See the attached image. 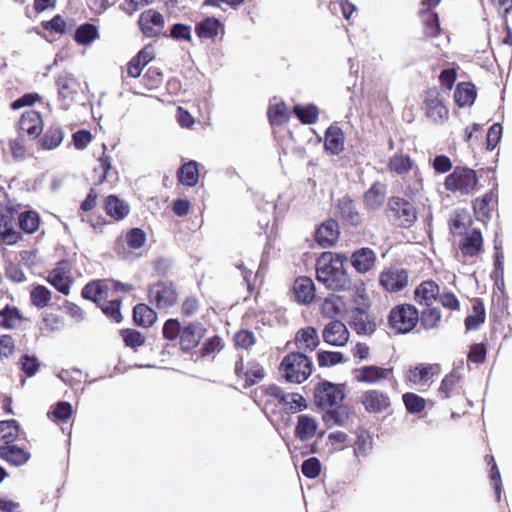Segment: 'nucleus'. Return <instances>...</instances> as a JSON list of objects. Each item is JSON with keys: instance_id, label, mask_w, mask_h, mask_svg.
Listing matches in <instances>:
<instances>
[{"instance_id": "33", "label": "nucleus", "mask_w": 512, "mask_h": 512, "mask_svg": "<svg viewBox=\"0 0 512 512\" xmlns=\"http://www.w3.org/2000/svg\"><path fill=\"white\" fill-rule=\"evenodd\" d=\"M30 457L29 451L15 443L0 446V458L12 466H22L28 462Z\"/></svg>"}, {"instance_id": "52", "label": "nucleus", "mask_w": 512, "mask_h": 512, "mask_svg": "<svg viewBox=\"0 0 512 512\" xmlns=\"http://www.w3.org/2000/svg\"><path fill=\"white\" fill-rule=\"evenodd\" d=\"M30 302L38 309L47 307L52 300L51 291L44 285H36L30 291Z\"/></svg>"}, {"instance_id": "18", "label": "nucleus", "mask_w": 512, "mask_h": 512, "mask_svg": "<svg viewBox=\"0 0 512 512\" xmlns=\"http://www.w3.org/2000/svg\"><path fill=\"white\" fill-rule=\"evenodd\" d=\"M458 249L464 260L478 256L483 249V236L480 229L473 228L461 235Z\"/></svg>"}, {"instance_id": "28", "label": "nucleus", "mask_w": 512, "mask_h": 512, "mask_svg": "<svg viewBox=\"0 0 512 512\" xmlns=\"http://www.w3.org/2000/svg\"><path fill=\"white\" fill-rule=\"evenodd\" d=\"M92 179L95 185H101L104 182L116 178L117 170L112 166V158L104 151L97 159V165L93 168Z\"/></svg>"}, {"instance_id": "21", "label": "nucleus", "mask_w": 512, "mask_h": 512, "mask_svg": "<svg viewBox=\"0 0 512 512\" xmlns=\"http://www.w3.org/2000/svg\"><path fill=\"white\" fill-rule=\"evenodd\" d=\"M354 379L360 383L376 384L389 379L393 375V368H384L376 365H367L353 371Z\"/></svg>"}, {"instance_id": "38", "label": "nucleus", "mask_w": 512, "mask_h": 512, "mask_svg": "<svg viewBox=\"0 0 512 512\" xmlns=\"http://www.w3.org/2000/svg\"><path fill=\"white\" fill-rule=\"evenodd\" d=\"M25 318L22 312L16 307L7 304L0 310V328L5 330H15L21 327Z\"/></svg>"}, {"instance_id": "12", "label": "nucleus", "mask_w": 512, "mask_h": 512, "mask_svg": "<svg viewBox=\"0 0 512 512\" xmlns=\"http://www.w3.org/2000/svg\"><path fill=\"white\" fill-rule=\"evenodd\" d=\"M441 372L439 364L419 363L408 367L405 371L404 380L407 384L415 387H429L433 379Z\"/></svg>"}, {"instance_id": "35", "label": "nucleus", "mask_w": 512, "mask_h": 512, "mask_svg": "<svg viewBox=\"0 0 512 512\" xmlns=\"http://www.w3.org/2000/svg\"><path fill=\"white\" fill-rule=\"evenodd\" d=\"M453 98L459 108L470 107L477 98V89L472 82H459L455 87Z\"/></svg>"}, {"instance_id": "34", "label": "nucleus", "mask_w": 512, "mask_h": 512, "mask_svg": "<svg viewBox=\"0 0 512 512\" xmlns=\"http://www.w3.org/2000/svg\"><path fill=\"white\" fill-rule=\"evenodd\" d=\"M376 259V254L371 248L363 247L353 252L351 264L358 273H366L374 267Z\"/></svg>"}, {"instance_id": "15", "label": "nucleus", "mask_w": 512, "mask_h": 512, "mask_svg": "<svg viewBox=\"0 0 512 512\" xmlns=\"http://www.w3.org/2000/svg\"><path fill=\"white\" fill-rule=\"evenodd\" d=\"M235 375L238 380H243V387L249 388L262 381L266 375L264 367L256 360L244 362L243 356H240L235 363Z\"/></svg>"}, {"instance_id": "5", "label": "nucleus", "mask_w": 512, "mask_h": 512, "mask_svg": "<svg viewBox=\"0 0 512 512\" xmlns=\"http://www.w3.org/2000/svg\"><path fill=\"white\" fill-rule=\"evenodd\" d=\"M477 172L471 168L456 166L454 170L445 177L444 188L452 194L460 196L471 195L478 190Z\"/></svg>"}, {"instance_id": "48", "label": "nucleus", "mask_w": 512, "mask_h": 512, "mask_svg": "<svg viewBox=\"0 0 512 512\" xmlns=\"http://www.w3.org/2000/svg\"><path fill=\"white\" fill-rule=\"evenodd\" d=\"M20 433L19 423L15 419L0 421V441L3 445L14 444Z\"/></svg>"}, {"instance_id": "50", "label": "nucleus", "mask_w": 512, "mask_h": 512, "mask_svg": "<svg viewBox=\"0 0 512 512\" xmlns=\"http://www.w3.org/2000/svg\"><path fill=\"white\" fill-rule=\"evenodd\" d=\"M269 122L273 126H282L290 119V112L284 102L269 106L267 111Z\"/></svg>"}, {"instance_id": "1", "label": "nucleus", "mask_w": 512, "mask_h": 512, "mask_svg": "<svg viewBox=\"0 0 512 512\" xmlns=\"http://www.w3.org/2000/svg\"><path fill=\"white\" fill-rule=\"evenodd\" d=\"M133 289L130 284L122 283L112 279H96L88 282L81 291L84 299L97 304L102 312L111 320L120 323L123 319L121 314V298L117 293H128Z\"/></svg>"}, {"instance_id": "25", "label": "nucleus", "mask_w": 512, "mask_h": 512, "mask_svg": "<svg viewBox=\"0 0 512 512\" xmlns=\"http://www.w3.org/2000/svg\"><path fill=\"white\" fill-rule=\"evenodd\" d=\"M340 236L339 224L335 219L324 221L316 230L315 240L322 248L335 245Z\"/></svg>"}, {"instance_id": "46", "label": "nucleus", "mask_w": 512, "mask_h": 512, "mask_svg": "<svg viewBox=\"0 0 512 512\" xmlns=\"http://www.w3.org/2000/svg\"><path fill=\"white\" fill-rule=\"evenodd\" d=\"M442 320V314L438 307L433 305L424 306L421 312H419L418 323L420 322L422 327L426 330L437 328Z\"/></svg>"}, {"instance_id": "40", "label": "nucleus", "mask_w": 512, "mask_h": 512, "mask_svg": "<svg viewBox=\"0 0 512 512\" xmlns=\"http://www.w3.org/2000/svg\"><path fill=\"white\" fill-rule=\"evenodd\" d=\"M461 376L456 371L448 373L441 381L438 388V396L441 399H449L460 393Z\"/></svg>"}, {"instance_id": "53", "label": "nucleus", "mask_w": 512, "mask_h": 512, "mask_svg": "<svg viewBox=\"0 0 512 512\" xmlns=\"http://www.w3.org/2000/svg\"><path fill=\"white\" fill-rule=\"evenodd\" d=\"M349 419V408L343 405L329 408L323 416V420L328 425H344Z\"/></svg>"}, {"instance_id": "60", "label": "nucleus", "mask_w": 512, "mask_h": 512, "mask_svg": "<svg viewBox=\"0 0 512 512\" xmlns=\"http://www.w3.org/2000/svg\"><path fill=\"white\" fill-rule=\"evenodd\" d=\"M120 335L125 345L134 350H137L139 347L143 346L146 341L145 336L135 329H122L120 330Z\"/></svg>"}, {"instance_id": "22", "label": "nucleus", "mask_w": 512, "mask_h": 512, "mask_svg": "<svg viewBox=\"0 0 512 512\" xmlns=\"http://www.w3.org/2000/svg\"><path fill=\"white\" fill-rule=\"evenodd\" d=\"M292 293L298 304L310 305L316 298V287L310 277L299 276L294 280Z\"/></svg>"}, {"instance_id": "36", "label": "nucleus", "mask_w": 512, "mask_h": 512, "mask_svg": "<svg viewBox=\"0 0 512 512\" xmlns=\"http://www.w3.org/2000/svg\"><path fill=\"white\" fill-rule=\"evenodd\" d=\"M345 135L337 125H331L325 132V150L333 155H339L344 150Z\"/></svg>"}, {"instance_id": "26", "label": "nucleus", "mask_w": 512, "mask_h": 512, "mask_svg": "<svg viewBox=\"0 0 512 512\" xmlns=\"http://www.w3.org/2000/svg\"><path fill=\"white\" fill-rule=\"evenodd\" d=\"M350 326L359 335H371L376 330L375 320L360 307L352 310Z\"/></svg>"}, {"instance_id": "37", "label": "nucleus", "mask_w": 512, "mask_h": 512, "mask_svg": "<svg viewBox=\"0 0 512 512\" xmlns=\"http://www.w3.org/2000/svg\"><path fill=\"white\" fill-rule=\"evenodd\" d=\"M425 38H436L441 34L438 13L432 9H423L419 12Z\"/></svg>"}, {"instance_id": "17", "label": "nucleus", "mask_w": 512, "mask_h": 512, "mask_svg": "<svg viewBox=\"0 0 512 512\" xmlns=\"http://www.w3.org/2000/svg\"><path fill=\"white\" fill-rule=\"evenodd\" d=\"M336 215L344 225L357 227L362 224V214L357 209L355 201L348 195L338 199Z\"/></svg>"}, {"instance_id": "32", "label": "nucleus", "mask_w": 512, "mask_h": 512, "mask_svg": "<svg viewBox=\"0 0 512 512\" xmlns=\"http://www.w3.org/2000/svg\"><path fill=\"white\" fill-rule=\"evenodd\" d=\"M347 305L344 298L337 294H329L321 304V314L324 318L337 320V317L345 315Z\"/></svg>"}, {"instance_id": "23", "label": "nucleus", "mask_w": 512, "mask_h": 512, "mask_svg": "<svg viewBox=\"0 0 512 512\" xmlns=\"http://www.w3.org/2000/svg\"><path fill=\"white\" fill-rule=\"evenodd\" d=\"M19 134H27L31 139H37L43 132V119L40 112L35 110L25 111L19 120Z\"/></svg>"}, {"instance_id": "19", "label": "nucleus", "mask_w": 512, "mask_h": 512, "mask_svg": "<svg viewBox=\"0 0 512 512\" xmlns=\"http://www.w3.org/2000/svg\"><path fill=\"white\" fill-rule=\"evenodd\" d=\"M325 343L331 346L343 347L350 338V332L346 325L340 320H331L322 331Z\"/></svg>"}, {"instance_id": "30", "label": "nucleus", "mask_w": 512, "mask_h": 512, "mask_svg": "<svg viewBox=\"0 0 512 512\" xmlns=\"http://www.w3.org/2000/svg\"><path fill=\"white\" fill-rule=\"evenodd\" d=\"M294 343L298 349L297 352H312L316 350L320 344V338L317 329L312 326H306L299 329L295 334Z\"/></svg>"}, {"instance_id": "4", "label": "nucleus", "mask_w": 512, "mask_h": 512, "mask_svg": "<svg viewBox=\"0 0 512 512\" xmlns=\"http://www.w3.org/2000/svg\"><path fill=\"white\" fill-rule=\"evenodd\" d=\"M385 213L389 222L394 227L401 229L411 228L418 219L415 205L400 196L389 198Z\"/></svg>"}, {"instance_id": "8", "label": "nucleus", "mask_w": 512, "mask_h": 512, "mask_svg": "<svg viewBox=\"0 0 512 512\" xmlns=\"http://www.w3.org/2000/svg\"><path fill=\"white\" fill-rule=\"evenodd\" d=\"M148 300L158 310H168L178 302L179 293L170 281H158L148 288Z\"/></svg>"}, {"instance_id": "42", "label": "nucleus", "mask_w": 512, "mask_h": 512, "mask_svg": "<svg viewBox=\"0 0 512 512\" xmlns=\"http://www.w3.org/2000/svg\"><path fill=\"white\" fill-rule=\"evenodd\" d=\"M64 139V131L59 125H50L43 136L39 139L40 147L43 150H53L57 148Z\"/></svg>"}, {"instance_id": "24", "label": "nucleus", "mask_w": 512, "mask_h": 512, "mask_svg": "<svg viewBox=\"0 0 512 512\" xmlns=\"http://www.w3.org/2000/svg\"><path fill=\"white\" fill-rule=\"evenodd\" d=\"M195 32L201 40L215 42L217 37L225 34V25L215 17H206L197 22Z\"/></svg>"}, {"instance_id": "20", "label": "nucleus", "mask_w": 512, "mask_h": 512, "mask_svg": "<svg viewBox=\"0 0 512 512\" xmlns=\"http://www.w3.org/2000/svg\"><path fill=\"white\" fill-rule=\"evenodd\" d=\"M361 403L369 413H383L391 407L389 395L377 389L367 390L362 394Z\"/></svg>"}, {"instance_id": "3", "label": "nucleus", "mask_w": 512, "mask_h": 512, "mask_svg": "<svg viewBox=\"0 0 512 512\" xmlns=\"http://www.w3.org/2000/svg\"><path fill=\"white\" fill-rule=\"evenodd\" d=\"M312 361L303 352H291L285 355L279 364V372L285 381L301 384L312 373Z\"/></svg>"}, {"instance_id": "14", "label": "nucleus", "mask_w": 512, "mask_h": 512, "mask_svg": "<svg viewBox=\"0 0 512 512\" xmlns=\"http://www.w3.org/2000/svg\"><path fill=\"white\" fill-rule=\"evenodd\" d=\"M162 335L168 341L179 339V345L183 352L192 350V324L182 326L178 319H168L162 328Z\"/></svg>"}, {"instance_id": "47", "label": "nucleus", "mask_w": 512, "mask_h": 512, "mask_svg": "<svg viewBox=\"0 0 512 512\" xmlns=\"http://www.w3.org/2000/svg\"><path fill=\"white\" fill-rule=\"evenodd\" d=\"M413 166L414 162L409 155L396 153L389 158L387 168L391 172H394L398 175H403L410 172Z\"/></svg>"}, {"instance_id": "41", "label": "nucleus", "mask_w": 512, "mask_h": 512, "mask_svg": "<svg viewBox=\"0 0 512 512\" xmlns=\"http://www.w3.org/2000/svg\"><path fill=\"white\" fill-rule=\"evenodd\" d=\"M471 304L472 314L468 315L464 321L465 328L468 331L478 329L486 319V310L482 299L473 298Z\"/></svg>"}, {"instance_id": "64", "label": "nucleus", "mask_w": 512, "mask_h": 512, "mask_svg": "<svg viewBox=\"0 0 512 512\" xmlns=\"http://www.w3.org/2000/svg\"><path fill=\"white\" fill-rule=\"evenodd\" d=\"M41 27L50 32L51 34L64 35L68 31L67 23L65 19L57 14L51 20L42 21Z\"/></svg>"}, {"instance_id": "58", "label": "nucleus", "mask_w": 512, "mask_h": 512, "mask_svg": "<svg viewBox=\"0 0 512 512\" xmlns=\"http://www.w3.org/2000/svg\"><path fill=\"white\" fill-rule=\"evenodd\" d=\"M73 408L69 402L60 401L51 407L49 418L54 422H67L72 416Z\"/></svg>"}, {"instance_id": "61", "label": "nucleus", "mask_w": 512, "mask_h": 512, "mask_svg": "<svg viewBox=\"0 0 512 512\" xmlns=\"http://www.w3.org/2000/svg\"><path fill=\"white\" fill-rule=\"evenodd\" d=\"M470 224L471 219L465 212H456L449 222V227L454 235L461 236L466 232Z\"/></svg>"}, {"instance_id": "63", "label": "nucleus", "mask_w": 512, "mask_h": 512, "mask_svg": "<svg viewBox=\"0 0 512 512\" xmlns=\"http://www.w3.org/2000/svg\"><path fill=\"white\" fill-rule=\"evenodd\" d=\"M164 80V76L159 68L149 67L145 72L142 82L148 90H155L159 88Z\"/></svg>"}, {"instance_id": "29", "label": "nucleus", "mask_w": 512, "mask_h": 512, "mask_svg": "<svg viewBox=\"0 0 512 512\" xmlns=\"http://www.w3.org/2000/svg\"><path fill=\"white\" fill-rule=\"evenodd\" d=\"M103 209L107 216L117 222L125 219L130 213V205L114 194L104 198Z\"/></svg>"}, {"instance_id": "49", "label": "nucleus", "mask_w": 512, "mask_h": 512, "mask_svg": "<svg viewBox=\"0 0 512 512\" xmlns=\"http://www.w3.org/2000/svg\"><path fill=\"white\" fill-rule=\"evenodd\" d=\"M98 38V27L92 23H84L80 25L74 34V40L80 45H89Z\"/></svg>"}, {"instance_id": "31", "label": "nucleus", "mask_w": 512, "mask_h": 512, "mask_svg": "<svg viewBox=\"0 0 512 512\" xmlns=\"http://www.w3.org/2000/svg\"><path fill=\"white\" fill-rule=\"evenodd\" d=\"M263 403L266 410L274 412L277 408H282L288 399L287 393L276 384L264 385L261 388Z\"/></svg>"}, {"instance_id": "7", "label": "nucleus", "mask_w": 512, "mask_h": 512, "mask_svg": "<svg viewBox=\"0 0 512 512\" xmlns=\"http://www.w3.org/2000/svg\"><path fill=\"white\" fill-rule=\"evenodd\" d=\"M421 108L425 116L434 123H444L449 118L445 98L436 86L429 87L423 92Z\"/></svg>"}, {"instance_id": "13", "label": "nucleus", "mask_w": 512, "mask_h": 512, "mask_svg": "<svg viewBox=\"0 0 512 512\" xmlns=\"http://www.w3.org/2000/svg\"><path fill=\"white\" fill-rule=\"evenodd\" d=\"M46 281L59 293L69 295L75 281L70 262L67 260L57 262L55 267L48 272Z\"/></svg>"}, {"instance_id": "10", "label": "nucleus", "mask_w": 512, "mask_h": 512, "mask_svg": "<svg viewBox=\"0 0 512 512\" xmlns=\"http://www.w3.org/2000/svg\"><path fill=\"white\" fill-rule=\"evenodd\" d=\"M409 271L397 265L385 267L379 274V285L388 293H398L409 285Z\"/></svg>"}, {"instance_id": "45", "label": "nucleus", "mask_w": 512, "mask_h": 512, "mask_svg": "<svg viewBox=\"0 0 512 512\" xmlns=\"http://www.w3.org/2000/svg\"><path fill=\"white\" fill-rule=\"evenodd\" d=\"M133 320L141 327H151L157 320V313L147 304L139 303L133 308Z\"/></svg>"}, {"instance_id": "6", "label": "nucleus", "mask_w": 512, "mask_h": 512, "mask_svg": "<svg viewBox=\"0 0 512 512\" xmlns=\"http://www.w3.org/2000/svg\"><path fill=\"white\" fill-rule=\"evenodd\" d=\"M419 310L410 303L394 306L387 317L389 328L395 334H407L418 324Z\"/></svg>"}, {"instance_id": "16", "label": "nucleus", "mask_w": 512, "mask_h": 512, "mask_svg": "<svg viewBox=\"0 0 512 512\" xmlns=\"http://www.w3.org/2000/svg\"><path fill=\"white\" fill-rule=\"evenodd\" d=\"M142 33L149 38H156L162 34L165 26L164 16L154 9L143 11L138 19Z\"/></svg>"}, {"instance_id": "43", "label": "nucleus", "mask_w": 512, "mask_h": 512, "mask_svg": "<svg viewBox=\"0 0 512 512\" xmlns=\"http://www.w3.org/2000/svg\"><path fill=\"white\" fill-rule=\"evenodd\" d=\"M385 185L381 182H375L364 193L363 201L367 208L378 209L384 202Z\"/></svg>"}, {"instance_id": "51", "label": "nucleus", "mask_w": 512, "mask_h": 512, "mask_svg": "<svg viewBox=\"0 0 512 512\" xmlns=\"http://www.w3.org/2000/svg\"><path fill=\"white\" fill-rule=\"evenodd\" d=\"M225 347V342L222 337L214 335L204 341L200 349L198 350V356L200 358L214 359L215 354L221 352Z\"/></svg>"}, {"instance_id": "62", "label": "nucleus", "mask_w": 512, "mask_h": 512, "mask_svg": "<svg viewBox=\"0 0 512 512\" xmlns=\"http://www.w3.org/2000/svg\"><path fill=\"white\" fill-rule=\"evenodd\" d=\"M372 448V438L366 431H360L357 434L354 443V454L357 458L367 456Z\"/></svg>"}, {"instance_id": "56", "label": "nucleus", "mask_w": 512, "mask_h": 512, "mask_svg": "<svg viewBox=\"0 0 512 512\" xmlns=\"http://www.w3.org/2000/svg\"><path fill=\"white\" fill-rule=\"evenodd\" d=\"M293 112L303 124H314L319 118V109L314 104L307 106L295 105Z\"/></svg>"}, {"instance_id": "54", "label": "nucleus", "mask_w": 512, "mask_h": 512, "mask_svg": "<svg viewBox=\"0 0 512 512\" xmlns=\"http://www.w3.org/2000/svg\"><path fill=\"white\" fill-rule=\"evenodd\" d=\"M497 202L496 194L491 192L486 193L482 197H478L473 201L474 213L481 219L490 217V205Z\"/></svg>"}, {"instance_id": "27", "label": "nucleus", "mask_w": 512, "mask_h": 512, "mask_svg": "<svg viewBox=\"0 0 512 512\" xmlns=\"http://www.w3.org/2000/svg\"><path fill=\"white\" fill-rule=\"evenodd\" d=\"M440 287L434 280H424L414 290V300L421 306H431L437 301Z\"/></svg>"}, {"instance_id": "2", "label": "nucleus", "mask_w": 512, "mask_h": 512, "mask_svg": "<svg viewBox=\"0 0 512 512\" xmlns=\"http://www.w3.org/2000/svg\"><path fill=\"white\" fill-rule=\"evenodd\" d=\"M316 279L327 289L333 291H348L352 280L347 273L343 261L332 253H323L316 263Z\"/></svg>"}, {"instance_id": "55", "label": "nucleus", "mask_w": 512, "mask_h": 512, "mask_svg": "<svg viewBox=\"0 0 512 512\" xmlns=\"http://www.w3.org/2000/svg\"><path fill=\"white\" fill-rule=\"evenodd\" d=\"M257 343L254 332L250 329L243 328L238 330L233 336V344L236 349L250 350Z\"/></svg>"}, {"instance_id": "39", "label": "nucleus", "mask_w": 512, "mask_h": 512, "mask_svg": "<svg viewBox=\"0 0 512 512\" xmlns=\"http://www.w3.org/2000/svg\"><path fill=\"white\" fill-rule=\"evenodd\" d=\"M154 58L152 50L148 47L140 50L136 56H134L126 67V73L128 77L137 78L141 75L143 68Z\"/></svg>"}, {"instance_id": "59", "label": "nucleus", "mask_w": 512, "mask_h": 512, "mask_svg": "<svg viewBox=\"0 0 512 512\" xmlns=\"http://www.w3.org/2000/svg\"><path fill=\"white\" fill-rule=\"evenodd\" d=\"M406 410L411 414H418L425 410L426 400L413 392H406L402 395Z\"/></svg>"}, {"instance_id": "9", "label": "nucleus", "mask_w": 512, "mask_h": 512, "mask_svg": "<svg viewBox=\"0 0 512 512\" xmlns=\"http://www.w3.org/2000/svg\"><path fill=\"white\" fill-rule=\"evenodd\" d=\"M345 392L342 385L329 381L319 382L314 389V402L321 409H329L342 404Z\"/></svg>"}, {"instance_id": "11", "label": "nucleus", "mask_w": 512, "mask_h": 512, "mask_svg": "<svg viewBox=\"0 0 512 512\" xmlns=\"http://www.w3.org/2000/svg\"><path fill=\"white\" fill-rule=\"evenodd\" d=\"M55 84L61 107L67 110L82 92L81 83L72 73L64 72L56 78Z\"/></svg>"}, {"instance_id": "44", "label": "nucleus", "mask_w": 512, "mask_h": 512, "mask_svg": "<svg viewBox=\"0 0 512 512\" xmlns=\"http://www.w3.org/2000/svg\"><path fill=\"white\" fill-rule=\"evenodd\" d=\"M317 431L316 420L309 415L298 416L297 425L295 427V435L302 441L313 438Z\"/></svg>"}, {"instance_id": "57", "label": "nucleus", "mask_w": 512, "mask_h": 512, "mask_svg": "<svg viewBox=\"0 0 512 512\" xmlns=\"http://www.w3.org/2000/svg\"><path fill=\"white\" fill-rule=\"evenodd\" d=\"M19 226L27 234L36 232L40 225V217L37 212L29 210L19 215Z\"/></svg>"}]
</instances>
